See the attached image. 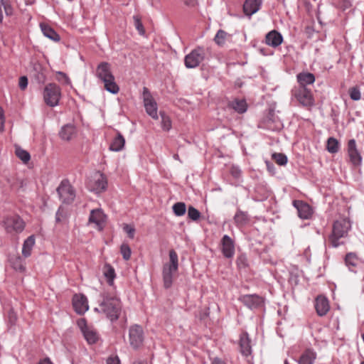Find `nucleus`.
Instances as JSON below:
<instances>
[{
  "instance_id": "nucleus-60",
  "label": "nucleus",
  "mask_w": 364,
  "mask_h": 364,
  "mask_svg": "<svg viewBox=\"0 0 364 364\" xmlns=\"http://www.w3.org/2000/svg\"><path fill=\"white\" fill-rule=\"evenodd\" d=\"M361 336H362V338H363V342H364V333H363V334L361 335Z\"/></svg>"
},
{
  "instance_id": "nucleus-41",
  "label": "nucleus",
  "mask_w": 364,
  "mask_h": 364,
  "mask_svg": "<svg viewBox=\"0 0 364 364\" xmlns=\"http://www.w3.org/2000/svg\"><path fill=\"white\" fill-rule=\"evenodd\" d=\"M120 251L124 259L129 260L130 259L132 251L128 245L123 244L121 246Z\"/></svg>"
},
{
  "instance_id": "nucleus-38",
  "label": "nucleus",
  "mask_w": 364,
  "mask_h": 364,
  "mask_svg": "<svg viewBox=\"0 0 364 364\" xmlns=\"http://www.w3.org/2000/svg\"><path fill=\"white\" fill-rule=\"evenodd\" d=\"M16 155L24 163H27L31 159L29 153L20 147L16 149Z\"/></svg>"
},
{
  "instance_id": "nucleus-62",
  "label": "nucleus",
  "mask_w": 364,
  "mask_h": 364,
  "mask_svg": "<svg viewBox=\"0 0 364 364\" xmlns=\"http://www.w3.org/2000/svg\"><path fill=\"white\" fill-rule=\"evenodd\" d=\"M360 364H364V360L360 363Z\"/></svg>"
},
{
  "instance_id": "nucleus-11",
  "label": "nucleus",
  "mask_w": 364,
  "mask_h": 364,
  "mask_svg": "<svg viewBox=\"0 0 364 364\" xmlns=\"http://www.w3.org/2000/svg\"><path fill=\"white\" fill-rule=\"evenodd\" d=\"M57 192L60 199L64 203L69 204L72 203L75 198V193L73 188L68 181H63L60 183V186L57 188Z\"/></svg>"
},
{
  "instance_id": "nucleus-57",
  "label": "nucleus",
  "mask_w": 364,
  "mask_h": 364,
  "mask_svg": "<svg viewBox=\"0 0 364 364\" xmlns=\"http://www.w3.org/2000/svg\"><path fill=\"white\" fill-rule=\"evenodd\" d=\"M60 220V213H59V211H58L56 213V221L57 222H59Z\"/></svg>"
},
{
  "instance_id": "nucleus-4",
  "label": "nucleus",
  "mask_w": 364,
  "mask_h": 364,
  "mask_svg": "<svg viewBox=\"0 0 364 364\" xmlns=\"http://www.w3.org/2000/svg\"><path fill=\"white\" fill-rule=\"evenodd\" d=\"M169 263L165 264L163 267V280L166 289L171 287L173 283V276L178 269V257L175 250L169 251Z\"/></svg>"
},
{
  "instance_id": "nucleus-27",
  "label": "nucleus",
  "mask_w": 364,
  "mask_h": 364,
  "mask_svg": "<svg viewBox=\"0 0 364 364\" xmlns=\"http://www.w3.org/2000/svg\"><path fill=\"white\" fill-rule=\"evenodd\" d=\"M296 79L299 83V86L306 87L315 82V76L310 73H300L296 75Z\"/></svg>"
},
{
  "instance_id": "nucleus-5",
  "label": "nucleus",
  "mask_w": 364,
  "mask_h": 364,
  "mask_svg": "<svg viewBox=\"0 0 364 364\" xmlns=\"http://www.w3.org/2000/svg\"><path fill=\"white\" fill-rule=\"evenodd\" d=\"M291 100H296L303 107H312L314 99L310 89L303 86H296L291 91Z\"/></svg>"
},
{
  "instance_id": "nucleus-29",
  "label": "nucleus",
  "mask_w": 364,
  "mask_h": 364,
  "mask_svg": "<svg viewBox=\"0 0 364 364\" xmlns=\"http://www.w3.org/2000/svg\"><path fill=\"white\" fill-rule=\"evenodd\" d=\"M125 144L124 136L118 133L117 136L113 139L109 146V149L113 151H119L122 150Z\"/></svg>"
},
{
  "instance_id": "nucleus-10",
  "label": "nucleus",
  "mask_w": 364,
  "mask_h": 364,
  "mask_svg": "<svg viewBox=\"0 0 364 364\" xmlns=\"http://www.w3.org/2000/svg\"><path fill=\"white\" fill-rule=\"evenodd\" d=\"M142 97L146 113L153 119H158L157 104L146 87H143Z\"/></svg>"
},
{
  "instance_id": "nucleus-26",
  "label": "nucleus",
  "mask_w": 364,
  "mask_h": 364,
  "mask_svg": "<svg viewBox=\"0 0 364 364\" xmlns=\"http://www.w3.org/2000/svg\"><path fill=\"white\" fill-rule=\"evenodd\" d=\"M31 73L38 83H43L45 82L46 78L45 70L40 63H35L33 64Z\"/></svg>"
},
{
  "instance_id": "nucleus-54",
  "label": "nucleus",
  "mask_w": 364,
  "mask_h": 364,
  "mask_svg": "<svg viewBox=\"0 0 364 364\" xmlns=\"http://www.w3.org/2000/svg\"><path fill=\"white\" fill-rule=\"evenodd\" d=\"M186 5L193 6L196 4V0H183Z\"/></svg>"
},
{
  "instance_id": "nucleus-9",
  "label": "nucleus",
  "mask_w": 364,
  "mask_h": 364,
  "mask_svg": "<svg viewBox=\"0 0 364 364\" xmlns=\"http://www.w3.org/2000/svg\"><path fill=\"white\" fill-rule=\"evenodd\" d=\"M204 58V49L203 47L198 46L186 55L184 63L187 68H195L200 65Z\"/></svg>"
},
{
  "instance_id": "nucleus-59",
  "label": "nucleus",
  "mask_w": 364,
  "mask_h": 364,
  "mask_svg": "<svg viewBox=\"0 0 364 364\" xmlns=\"http://www.w3.org/2000/svg\"><path fill=\"white\" fill-rule=\"evenodd\" d=\"M173 158H174L175 159L178 160V154H175V155L173 156Z\"/></svg>"
},
{
  "instance_id": "nucleus-16",
  "label": "nucleus",
  "mask_w": 364,
  "mask_h": 364,
  "mask_svg": "<svg viewBox=\"0 0 364 364\" xmlns=\"http://www.w3.org/2000/svg\"><path fill=\"white\" fill-rule=\"evenodd\" d=\"M348 155L350 163L354 166H360L361 165L363 159L354 139H350L348 142Z\"/></svg>"
},
{
  "instance_id": "nucleus-3",
  "label": "nucleus",
  "mask_w": 364,
  "mask_h": 364,
  "mask_svg": "<svg viewBox=\"0 0 364 364\" xmlns=\"http://www.w3.org/2000/svg\"><path fill=\"white\" fill-rule=\"evenodd\" d=\"M351 228L350 221L347 218H341L336 220L332 227V232L329 236V241L333 247H338L342 242L339 240L347 237Z\"/></svg>"
},
{
  "instance_id": "nucleus-6",
  "label": "nucleus",
  "mask_w": 364,
  "mask_h": 364,
  "mask_svg": "<svg viewBox=\"0 0 364 364\" xmlns=\"http://www.w3.org/2000/svg\"><path fill=\"white\" fill-rule=\"evenodd\" d=\"M61 97V90L55 83H49L46 85L43 90V100L46 104L50 107H55L58 105Z\"/></svg>"
},
{
  "instance_id": "nucleus-21",
  "label": "nucleus",
  "mask_w": 364,
  "mask_h": 364,
  "mask_svg": "<svg viewBox=\"0 0 364 364\" xmlns=\"http://www.w3.org/2000/svg\"><path fill=\"white\" fill-rule=\"evenodd\" d=\"M77 134L76 127L73 124H67L63 126L59 132V136L62 140L70 141Z\"/></svg>"
},
{
  "instance_id": "nucleus-52",
  "label": "nucleus",
  "mask_w": 364,
  "mask_h": 364,
  "mask_svg": "<svg viewBox=\"0 0 364 364\" xmlns=\"http://www.w3.org/2000/svg\"><path fill=\"white\" fill-rule=\"evenodd\" d=\"M4 114L2 108L0 107V130L4 129Z\"/></svg>"
},
{
  "instance_id": "nucleus-45",
  "label": "nucleus",
  "mask_w": 364,
  "mask_h": 364,
  "mask_svg": "<svg viewBox=\"0 0 364 364\" xmlns=\"http://www.w3.org/2000/svg\"><path fill=\"white\" fill-rule=\"evenodd\" d=\"M56 74L58 75L57 80L59 82H63V83H65L66 85H69L70 83V78L65 73L58 71L56 73Z\"/></svg>"
},
{
  "instance_id": "nucleus-58",
  "label": "nucleus",
  "mask_w": 364,
  "mask_h": 364,
  "mask_svg": "<svg viewBox=\"0 0 364 364\" xmlns=\"http://www.w3.org/2000/svg\"><path fill=\"white\" fill-rule=\"evenodd\" d=\"M16 269H18L21 271L24 270V267L22 264H20L18 267H15Z\"/></svg>"
},
{
  "instance_id": "nucleus-44",
  "label": "nucleus",
  "mask_w": 364,
  "mask_h": 364,
  "mask_svg": "<svg viewBox=\"0 0 364 364\" xmlns=\"http://www.w3.org/2000/svg\"><path fill=\"white\" fill-rule=\"evenodd\" d=\"M161 125L164 130H169L171 128V122L168 117L165 115L164 113H161Z\"/></svg>"
},
{
  "instance_id": "nucleus-17",
  "label": "nucleus",
  "mask_w": 364,
  "mask_h": 364,
  "mask_svg": "<svg viewBox=\"0 0 364 364\" xmlns=\"http://www.w3.org/2000/svg\"><path fill=\"white\" fill-rule=\"evenodd\" d=\"M221 251L225 258H232L235 255L234 240L228 235H223L220 241Z\"/></svg>"
},
{
  "instance_id": "nucleus-61",
  "label": "nucleus",
  "mask_w": 364,
  "mask_h": 364,
  "mask_svg": "<svg viewBox=\"0 0 364 364\" xmlns=\"http://www.w3.org/2000/svg\"><path fill=\"white\" fill-rule=\"evenodd\" d=\"M284 364H289V363L287 360L284 361Z\"/></svg>"
},
{
  "instance_id": "nucleus-32",
  "label": "nucleus",
  "mask_w": 364,
  "mask_h": 364,
  "mask_svg": "<svg viewBox=\"0 0 364 364\" xmlns=\"http://www.w3.org/2000/svg\"><path fill=\"white\" fill-rule=\"evenodd\" d=\"M316 357V353L308 349L301 355L299 364H314Z\"/></svg>"
},
{
  "instance_id": "nucleus-34",
  "label": "nucleus",
  "mask_w": 364,
  "mask_h": 364,
  "mask_svg": "<svg viewBox=\"0 0 364 364\" xmlns=\"http://www.w3.org/2000/svg\"><path fill=\"white\" fill-rule=\"evenodd\" d=\"M339 142L334 137H330L327 140L326 149L331 154H336L339 151Z\"/></svg>"
},
{
  "instance_id": "nucleus-18",
  "label": "nucleus",
  "mask_w": 364,
  "mask_h": 364,
  "mask_svg": "<svg viewBox=\"0 0 364 364\" xmlns=\"http://www.w3.org/2000/svg\"><path fill=\"white\" fill-rule=\"evenodd\" d=\"M294 207L297 210L298 216L303 220L310 219L313 215L312 208L302 200H294Z\"/></svg>"
},
{
  "instance_id": "nucleus-49",
  "label": "nucleus",
  "mask_w": 364,
  "mask_h": 364,
  "mask_svg": "<svg viewBox=\"0 0 364 364\" xmlns=\"http://www.w3.org/2000/svg\"><path fill=\"white\" fill-rule=\"evenodd\" d=\"M8 320L10 325H15L17 321V315L13 309H11L8 313Z\"/></svg>"
},
{
  "instance_id": "nucleus-31",
  "label": "nucleus",
  "mask_w": 364,
  "mask_h": 364,
  "mask_svg": "<svg viewBox=\"0 0 364 364\" xmlns=\"http://www.w3.org/2000/svg\"><path fill=\"white\" fill-rule=\"evenodd\" d=\"M35 245V237L29 236L23 242L22 247V255L25 257H28L31 254V250Z\"/></svg>"
},
{
  "instance_id": "nucleus-2",
  "label": "nucleus",
  "mask_w": 364,
  "mask_h": 364,
  "mask_svg": "<svg viewBox=\"0 0 364 364\" xmlns=\"http://www.w3.org/2000/svg\"><path fill=\"white\" fill-rule=\"evenodd\" d=\"M121 308V302L118 298L106 296L95 311L105 314L111 321H114L118 319Z\"/></svg>"
},
{
  "instance_id": "nucleus-25",
  "label": "nucleus",
  "mask_w": 364,
  "mask_h": 364,
  "mask_svg": "<svg viewBox=\"0 0 364 364\" xmlns=\"http://www.w3.org/2000/svg\"><path fill=\"white\" fill-rule=\"evenodd\" d=\"M260 6L259 0H246L243 5V10L246 15L252 16L259 9Z\"/></svg>"
},
{
  "instance_id": "nucleus-56",
  "label": "nucleus",
  "mask_w": 364,
  "mask_h": 364,
  "mask_svg": "<svg viewBox=\"0 0 364 364\" xmlns=\"http://www.w3.org/2000/svg\"><path fill=\"white\" fill-rule=\"evenodd\" d=\"M18 184V188H23L24 185V181L23 180H18L17 181Z\"/></svg>"
},
{
  "instance_id": "nucleus-39",
  "label": "nucleus",
  "mask_w": 364,
  "mask_h": 364,
  "mask_svg": "<svg viewBox=\"0 0 364 364\" xmlns=\"http://www.w3.org/2000/svg\"><path fill=\"white\" fill-rule=\"evenodd\" d=\"M272 159L280 166H284L287 163V157L284 154L274 153L272 154Z\"/></svg>"
},
{
  "instance_id": "nucleus-47",
  "label": "nucleus",
  "mask_w": 364,
  "mask_h": 364,
  "mask_svg": "<svg viewBox=\"0 0 364 364\" xmlns=\"http://www.w3.org/2000/svg\"><path fill=\"white\" fill-rule=\"evenodd\" d=\"M4 10L7 16H11L13 14V8L11 4L6 0H1Z\"/></svg>"
},
{
  "instance_id": "nucleus-30",
  "label": "nucleus",
  "mask_w": 364,
  "mask_h": 364,
  "mask_svg": "<svg viewBox=\"0 0 364 364\" xmlns=\"http://www.w3.org/2000/svg\"><path fill=\"white\" fill-rule=\"evenodd\" d=\"M229 107L240 114L245 113L247 109V103L244 100H234L229 103Z\"/></svg>"
},
{
  "instance_id": "nucleus-46",
  "label": "nucleus",
  "mask_w": 364,
  "mask_h": 364,
  "mask_svg": "<svg viewBox=\"0 0 364 364\" xmlns=\"http://www.w3.org/2000/svg\"><path fill=\"white\" fill-rule=\"evenodd\" d=\"M123 230L126 232L129 238L133 239L134 237L135 228L133 226L125 224L123 227Z\"/></svg>"
},
{
  "instance_id": "nucleus-19",
  "label": "nucleus",
  "mask_w": 364,
  "mask_h": 364,
  "mask_svg": "<svg viewBox=\"0 0 364 364\" xmlns=\"http://www.w3.org/2000/svg\"><path fill=\"white\" fill-rule=\"evenodd\" d=\"M73 305L78 314H85L89 309L87 299L82 294H75L73 298Z\"/></svg>"
},
{
  "instance_id": "nucleus-48",
  "label": "nucleus",
  "mask_w": 364,
  "mask_h": 364,
  "mask_svg": "<svg viewBox=\"0 0 364 364\" xmlns=\"http://www.w3.org/2000/svg\"><path fill=\"white\" fill-rule=\"evenodd\" d=\"M236 262L240 268L245 267L247 266V260L245 255L238 256Z\"/></svg>"
},
{
  "instance_id": "nucleus-12",
  "label": "nucleus",
  "mask_w": 364,
  "mask_h": 364,
  "mask_svg": "<svg viewBox=\"0 0 364 364\" xmlns=\"http://www.w3.org/2000/svg\"><path fill=\"white\" fill-rule=\"evenodd\" d=\"M129 337L130 346L134 349L139 348L144 341L142 327L137 324L132 326L129 328Z\"/></svg>"
},
{
  "instance_id": "nucleus-1",
  "label": "nucleus",
  "mask_w": 364,
  "mask_h": 364,
  "mask_svg": "<svg viewBox=\"0 0 364 364\" xmlns=\"http://www.w3.org/2000/svg\"><path fill=\"white\" fill-rule=\"evenodd\" d=\"M97 77L104 84L105 89L112 93L117 94L119 87L115 82V77L111 70V65L107 62L100 63L96 68Z\"/></svg>"
},
{
  "instance_id": "nucleus-55",
  "label": "nucleus",
  "mask_w": 364,
  "mask_h": 364,
  "mask_svg": "<svg viewBox=\"0 0 364 364\" xmlns=\"http://www.w3.org/2000/svg\"><path fill=\"white\" fill-rule=\"evenodd\" d=\"M211 364H226V363L219 358H215L212 361Z\"/></svg>"
},
{
  "instance_id": "nucleus-8",
  "label": "nucleus",
  "mask_w": 364,
  "mask_h": 364,
  "mask_svg": "<svg viewBox=\"0 0 364 364\" xmlns=\"http://www.w3.org/2000/svg\"><path fill=\"white\" fill-rule=\"evenodd\" d=\"M77 326L88 344H95L99 341L100 336L97 331L93 326H88L85 318L79 319Z\"/></svg>"
},
{
  "instance_id": "nucleus-7",
  "label": "nucleus",
  "mask_w": 364,
  "mask_h": 364,
  "mask_svg": "<svg viewBox=\"0 0 364 364\" xmlns=\"http://www.w3.org/2000/svg\"><path fill=\"white\" fill-rule=\"evenodd\" d=\"M3 224L6 231L11 234L20 233L25 228L24 221L17 215L7 216Z\"/></svg>"
},
{
  "instance_id": "nucleus-42",
  "label": "nucleus",
  "mask_w": 364,
  "mask_h": 364,
  "mask_svg": "<svg viewBox=\"0 0 364 364\" xmlns=\"http://www.w3.org/2000/svg\"><path fill=\"white\" fill-rule=\"evenodd\" d=\"M133 19H134V26L136 28V30L138 31L140 35H144L145 31H144V26L141 21L140 18L138 16H134Z\"/></svg>"
},
{
  "instance_id": "nucleus-24",
  "label": "nucleus",
  "mask_w": 364,
  "mask_h": 364,
  "mask_svg": "<svg viewBox=\"0 0 364 364\" xmlns=\"http://www.w3.org/2000/svg\"><path fill=\"white\" fill-rule=\"evenodd\" d=\"M105 221V215L101 210H92L89 217V222L95 223L100 229L102 228Z\"/></svg>"
},
{
  "instance_id": "nucleus-15",
  "label": "nucleus",
  "mask_w": 364,
  "mask_h": 364,
  "mask_svg": "<svg viewBox=\"0 0 364 364\" xmlns=\"http://www.w3.org/2000/svg\"><path fill=\"white\" fill-rule=\"evenodd\" d=\"M239 300L248 309H256L264 305V298L257 294H245L241 296Z\"/></svg>"
},
{
  "instance_id": "nucleus-28",
  "label": "nucleus",
  "mask_w": 364,
  "mask_h": 364,
  "mask_svg": "<svg viewBox=\"0 0 364 364\" xmlns=\"http://www.w3.org/2000/svg\"><path fill=\"white\" fill-rule=\"evenodd\" d=\"M41 28L43 35L46 37L50 38V40L55 42H58L60 41V36L55 32V31L53 28H52L48 25L41 23Z\"/></svg>"
},
{
  "instance_id": "nucleus-53",
  "label": "nucleus",
  "mask_w": 364,
  "mask_h": 364,
  "mask_svg": "<svg viewBox=\"0 0 364 364\" xmlns=\"http://www.w3.org/2000/svg\"><path fill=\"white\" fill-rule=\"evenodd\" d=\"M38 364H53L48 358H44L38 362Z\"/></svg>"
},
{
  "instance_id": "nucleus-50",
  "label": "nucleus",
  "mask_w": 364,
  "mask_h": 364,
  "mask_svg": "<svg viewBox=\"0 0 364 364\" xmlns=\"http://www.w3.org/2000/svg\"><path fill=\"white\" fill-rule=\"evenodd\" d=\"M18 86L21 90H25L28 86V78L26 76H21L19 78Z\"/></svg>"
},
{
  "instance_id": "nucleus-51",
  "label": "nucleus",
  "mask_w": 364,
  "mask_h": 364,
  "mask_svg": "<svg viewBox=\"0 0 364 364\" xmlns=\"http://www.w3.org/2000/svg\"><path fill=\"white\" fill-rule=\"evenodd\" d=\"M107 364H120L119 359L118 357H109L107 360Z\"/></svg>"
},
{
  "instance_id": "nucleus-33",
  "label": "nucleus",
  "mask_w": 364,
  "mask_h": 364,
  "mask_svg": "<svg viewBox=\"0 0 364 364\" xmlns=\"http://www.w3.org/2000/svg\"><path fill=\"white\" fill-rule=\"evenodd\" d=\"M234 220L237 226L242 227L248 223L249 217L247 213L238 210L234 216Z\"/></svg>"
},
{
  "instance_id": "nucleus-35",
  "label": "nucleus",
  "mask_w": 364,
  "mask_h": 364,
  "mask_svg": "<svg viewBox=\"0 0 364 364\" xmlns=\"http://www.w3.org/2000/svg\"><path fill=\"white\" fill-rule=\"evenodd\" d=\"M104 275L107 279V282L109 285L112 286L114 284V279L115 278V272L114 268L111 265H106L105 267Z\"/></svg>"
},
{
  "instance_id": "nucleus-13",
  "label": "nucleus",
  "mask_w": 364,
  "mask_h": 364,
  "mask_svg": "<svg viewBox=\"0 0 364 364\" xmlns=\"http://www.w3.org/2000/svg\"><path fill=\"white\" fill-rule=\"evenodd\" d=\"M107 186V181L103 174H96L87 183V188L95 193H100L105 191Z\"/></svg>"
},
{
  "instance_id": "nucleus-23",
  "label": "nucleus",
  "mask_w": 364,
  "mask_h": 364,
  "mask_svg": "<svg viewBox=\"0 0 364 364\" xmlns=\"http://www.w3.org/2000/svg\"><path fill=\"white\" fill-rule=\"evenodd\" d=\"M240 350L245 355L248 356L252 353V347L250 345V338L247 333H242L240 336Z\"/></svg>"
},
{
  "instance_id": "nucleus-22",
  "label": "nucleus",
  "mask_w": 364,
  "mask_h": 364,
  "mask_svg": "<svg viewBox=\"0 0 364 364\" xmlns=\"http://www.w3.org/2000/svg\"><path fill=\"white\" fill-rule=\"evenodd\" d=\"M283 37L282 34L276 30H272L267 33L265 37L266 43L273 48H277L282 44Z\"/></svg>"
},
{
  "instance_id": "nucleus-36",
  "label": "nucleus",
  "mask_w": 364,
  "mask_h": 364,
  "mask_svg": "<svg viewBox=\"0 0 364 364\" xmlns=\"http://www.w3.org/2000/svg\"><path fill=\"white\" fill-rule=\"evenodd\" d=\"M173 211L176 216H182L186 213V205L183 202H178L175 203L173 207Z\"/></svg>"
},
{
  "instance_id": "nucleus-20",
  "label": "nucleus",
  "mask_w": 364,
  "mask_h": 364,
  "mask_svg": "<svg viewBox=\"0 0 364 364\" xmlns=\"http://www.w3.org/2000/svg\"><path fill=\"white\" fill-rule=\"evenodd\" d=\"M315 309L320 316H325L330 309L328 300L323 296H318L315 300Z\"/></svg>"
},
{
  "instance_id": "nucleus-40",
  "label": "nucleus",
  "mask_w": 364,
  "mask_h": 364,
  "mask_svg": "<svg viewBox=\"0 0 364 364\" xmlns=\"http://www.w3.org/2000/svg\"><path fill=\"white\" fill-rule=\"evenodd\" d=\"M188 216L193 221H196L200 217V213L194 207L189 206L188 208Z\"/></svg>"
},
{
  "instance_id": "nucleus-37",
  "label": "nucleus",
  "mask_w": 364,
  "mask_h": 364,
  "mask_svg": "<svg viewBox=\"0 0 364 364\" xmlns=\"http://www.w3.org/2000/svg\"><path fill=\"white\" fill-rule=\"evenodd\" d=\"M227 36L228 33L225 31L219 30L214 38L215 43L220 46H223L225 43Z\"/></svg>"
},
{
  "instance_id": "nucleus-43",
  "label": "nucleus",
  "mask_w": 364,
  "mask_h": 364,
  "mask_svg": "<svg viewBox=\"0 0 364 364\" xmlns=\"http://www.w3.org/2000/svg\"><path fill=\"white\" fill-rule=\"evenodd\" d=\"M349 95L350 99L354 101H358L360 99L361 95L358 87H353L349 90Z\"/></svg>"
},
{
  "instance_id": "nucleus-14",
  "label": "nucleus",
  "mask_w": 364,
  "mask_h": 364,
  "mask_svg": "<svg viewBox=\"0 0 364 364\" xmlns=\"http://www.w3.org/2000/svg\"><path fill=\"white\" fill-rule=\"evenodd\" d=\"M345 265L348 270L355 274L363 269V262L354 252H348L344 257Z\"/></svg>"
}]
</instances>
